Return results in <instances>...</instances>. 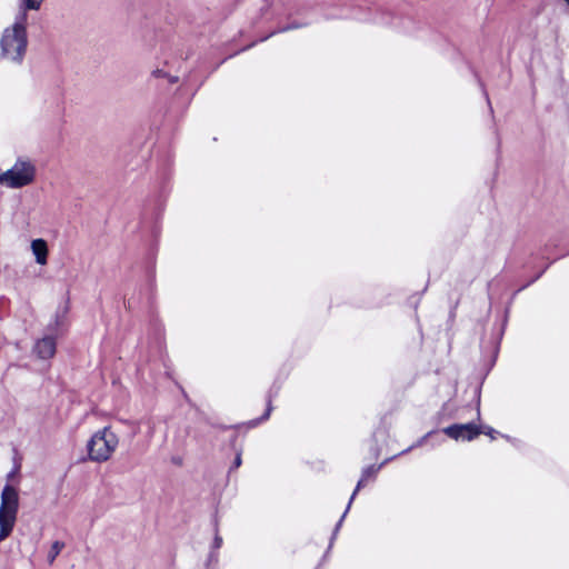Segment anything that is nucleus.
I'll use <instances>...</instances> for the list:
<instances>
[{"label":"nucleus","mask_w":569,"mask_h":569,"mask_svg":"<svg viewBox=\"0 0 569 569\" xmlns=\"http://www.w3.org/2000/svg\"><path fill=\"white\" fill-rule=\"evenodd\" d=\"M43 0H21L20 11L12 27L7 28L1 39V49L4 58L19 62L27 50V11L39 10Z\"/></svg>","instance_id":"1"},{"label":"nucleus","mask_w":569,"mask_h":569,"mask_svg":"<svg viewBox=\"0 0 569 569\" xmlns=\"http://www.w3.org/2000/svg\"><path fill=\"white\" fill-rule=\"evenodd\" d=\"M376 473V470L373 468H368L363 471L360 480L358 481V485L356 487V490L353 491L351 498H350V501L349 503H351V501L353 500L355 496L357 495L358 490L365 485V482L367 481V479L371 476H373ZM350 505H348L349 507Z\"/></svg>","instance_id":"10"},{"label":"nucleus","mask_w":569,"mask_h":569,"mask_svg":"<svg viewBox=\"0 0 569 569\" xmlns=\"http://www.w3.org/2000/svg\"><path fill=\"white\" fill-rule=\"evenodd\" d=\"M221 545H222V538L219 537V536H216V538H214V547L216 548H220Z\"/></svg>","instance_id":"12"},{"label":"nucleus","mask_w":569,"mask_h":569,"mask_svg":"<svg viewBox=\"0 0 569 569\" xmlns=\"http://www.w3.org/2000/svg\"><path fill=\"white\" fill-rule=\"evenodd\" d=\"M491 432H493V430H490L487 433L490 435V438H493V435H491Z\"/></svg>","instance_id":"15"},{"label":"nucleus","mask_w":569,"mask_h":569,"mask_svg":"<svg viewBox=\"0 0 569 569\" xmlns=\"http://www.w3.org/2000/svg\"><path fill=\"white\" fill-rule=\"evenodd\" d=\"M36 177V168L29 161H17L12 168L0 173V183L9 188H21L30 184Z\"/></svg>","instance_id":"3"},{"label":"nucleus","mask_w":569,"mask_h":569,"mask_svg":"<svg viewBox=\"0 0 569 569\" xmlns=\"http://www.w3.org/2000/svg\"><path fill=\"white\" fill-rule=\"evenodd\" d=\"M565 1H566V3L569 6V0H565Z\"/></svg>","instance_id":"16"},{"label":"nucleus","mask_w":569,"mask_h":569,"mask_svg":"<svg viewBox=\"0 0 569 569\" xmlns=\"http://www.w3.org/2000/svg\"><path fill=\"white\" fill-rule=\"evenodd\" d=\"M64 548V543L61 542V541H54L52 545H51V548L49 550V553H48V562L50 565H52L56 560V558L59 556V553L61 552V550Z\"/></svg>","instance_id":"9"},{"label":"nucleus","mask_w":569,"mask_h":569,"mask_svg":"<svg viewBox=\"0 0 569 569\" xmlns=\"http://www.w3.org/2000/svg\"><path fill=\"white\" fill-rule=\"evenodd\" d=\"M0 509L17 513L18 492L13 487L6 486L4 489L2 490Z\"/></svg>","instance_id":"7"},{"label":"nucleus","mask_w":569,"mask_h":569,"mask_svg":"<svg viewBox=\"0 0 569 569\" xmlns=\"http://www.w3.org/2000/svg\"><path fill=\"white\" fill-rule=\"evenodd\" d=\"M270 410H271V408L269 407V408L267 409V412H266V415H264L263 419H267V418L269 417V415H270Z\"/></svg>","instance_id":"13"},{"label":"nucleus","mask_w":569,"mask_h":569,"mask_svg":"<svg viewBox=\"0 0 569 569\" xmlns=\"http://www.w3.org/2000/svg\"><path fill=\"white\" fill-rule=\"evenodd\" d=\"M443 431L450 438H453L456 440H458V439L471 440L480 433V430L478 429V427L472 423L453 425V426L447 427Z\"/></svg>","instance_id":"4"},{"label":"nucleus","mask_w":569,"mask_h":569,"mask_svg":"<svg viewBox=\"0 0 569 569\" xmlns=\"http://www.w3.org/2000/svg\"><path fill=\"white\" fill-rule=\"evenodd\" d=\"M16 516V512L0 509V542L11 533L14 526Z\"/></svg>","instance_id":"8"},{"label":"nucleus","mask_w":569,"mask_h":569,"mask_svg":"<svg viewBox=\"0 0 569 569\" xmlns=\"http://www.w3.org/2000/svg\"><path fill=\"white\" fill-rule=\"evenodd\" d=\"M30 249L37 264L43 267L48 263L49 248L44 239H33L30 243Z\"/></svg>","instance_id":"6"},{"label":"nucleus","mask_w":569,"mask_h":569,"mask_svg":"<svg viewBox=\"0 0 569 569\" xmlns=\"http://www.w3.org/2000/svg\"><path fill=\"white\" fill-rule=\"evenodd\" d=\"M491 432H493V430H490L487 433L490 435V438H493V435H491Z\"/></svg>","instance_id":"14"},{"label":"nucleus","mask_w":569,"mask_h":569,"mask_svg":"<svg viewBox=\"0 0 569 569\" xmlns=\"http://www.w3.org/2000/svg\"><path fill=\"white\" fill-rule=\"evenodd\" d=\"M240 465H241V455L238 453L236 459H234L233 467L238 468V467H240Z\"/></svg>","instance_id":"11"},{"label":"nucleus","mask_w":569,"mask_h":569,"mask_svg":"<svg viewBox=\"0 0 569 569\" xmlns=\"http://www.w3.org/2000/svg\"><path fill=\"white\" fill-rule=\"evenodd\" d=\"M56 338L53 336H44L36 342L33 352L40 359H50L56 353Z\"/></svg>","instance_id":"5"},{"label":"nucleus","mask_w":569,"mask_h":569,"mask_svg":"<svg viewBox=\"0 0 569 569\" xmlns=\"http://www.w3.org/2000/svg\"><path fill=\"white\" fill-rule=\"evenodd\" d=\"M119 446L118 435L109 427L96 431L87 442L88 459L92 462H106Z\"/></svg>","instance_id":"2"}]
</instances>
